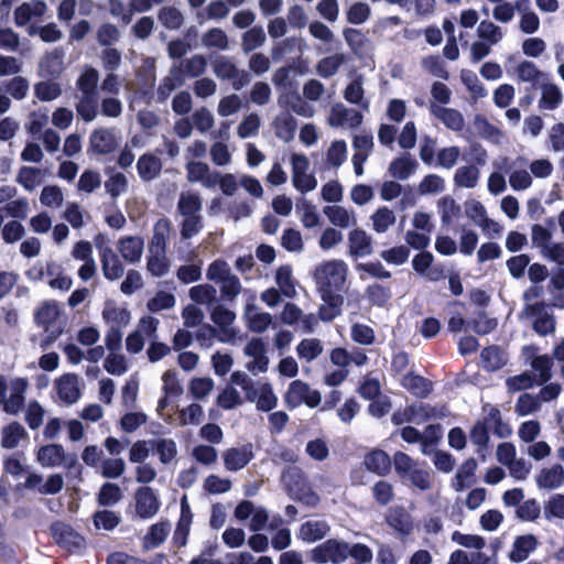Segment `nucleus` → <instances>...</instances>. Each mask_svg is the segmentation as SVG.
<instances>
[{
    "label": "nucleus",
    "instance_id": "f257e3e1",
    "mask_svg": "<svg viewBox=\"0 0 564 564\" xmlns=\"http://www.w3.org/2000/svg\"><path fill=\"white\" fill-rule=\"evenodd\" d=\"M348 275V265L341 259L319 262L313 271V279L318 293L339 292Z\"/></svg>",
    "mask_w": 564,
    "mask_h": 564
},
{
    "label": "nucleus",
    "instance_id": "f03ea898",
    "mask_svg": "<svg viewBox=\"0 0 564 564\" xmlns=\"http://www.w3.org/2000/svg\"><path fill=\"white\" fill-rule=\"evenodd\" d=\"M29 381L25 378L15 377L7 381L0 377V405L11 415H18L24 406Z\"/></svg>",
    "mask_w": 564,
    "mask_h": 564
},
{
    "label": "nucleus",
    "instance_id": "7ed1b4c3",
    "mask_svg": "<svg viewBox=\"0 0 564 564\" xmlns=\"http://www.w3.org/2000/svg\"><path fill=\"white\" fill-rule=\"evenodd\" d=\"M495 166L505 171L508 175L510 187L516 192L529 189L533 184V178L529 171V160L524 156H517L513 160L503 158Z\"/></svg>",
    "mask_w": 564,
    "mask_h": 564
},
{
    "label": "nucleus",
    "instance_id": "20e7f679",
    "mask_svg": "<svg viewBox=\"0 0 564 564\" xmlns=\"http://www.w3.org/2000/svg\"><path fill=\"white\" fill-rule=\"evenodd\" d=\"M291 180L293 187L301 194L313 192L317 187V178L310 171L311 163L303 153H293L290 159Z\"/></svg>",
    "mask_w": 564,
    "mask_h": 564
},
{
    "label": "nucleus",
    "instance_id": "39448f33",
    "mask_svg": "<svg viewBox=\"0 0 564 564\" xmlns=\"http://www.w3.org/2000/svg\"><path fill=\"white\" fill-rule=\"evenodd\" d=\"M348 543L336 539H329L315 546L311 551V558L318 564L333 563L340 564L348 557Z\"/></svg>",
    "mask_w": 564,
    "mask_h": 564
},
{
    "label": "nucleus",
    "instance_id": "423d86ee",
    "mask_svg": "<svg viewBox=\"0 0 564 564\" xmlns=\"http://www.w3.org/2000/svg\"><path fill=\"white\" fill-rule=\"evenodd\" d=\"M284 400L290 408H297L302 403H305L308 408H316L322 401V395L306 382L294 380L290 383Z\"/></svg>",
    "mask_w": 564,
    "mask_h": 564
},
{
    "label": "nucleus",
    "instance_id": "0eeeda50",
    "mask_svg": "<svg viewBox=\"0 0 564 564\" xmlns=\"http://www.w3.org/2000/svg\"><path fill=\"white\" fill-rule=\"evenodd\" d=\"M210 319L218 330L217 339L223 344H234L238 330L232 326L236 314L224 305L215 306L210 312Z\"/></svg>",
    "mask_w": 564,
    "mask_h": 564
},
{
    "label": "nucleus",
    "instance_id": "6e6552de",
    "mask_svg": "<svg viewBox=\"0 0 564 564\" xmlns=\"http://www.w3.org/2000/svg\"><path fill=\"white\" fill-rule=\"evenodd\" d=\"M521 316L534 319L533 328L541 336H546L555 330L554 317L545 311L543 302L524 305Z\"/></svg>",
    "mask_w": 564,
    "mask_h": 564
},
{
    "label": "nucleus",
    "instance_id": "1a4fd4ad",
    "mask_svg": "<svg viewBox=\"0 0 564 564\" xmlns=\"http://www.w3.org/2000/svg\"><path fill=\"white\" fill-rule=\"evenodd\" d=\"M119 137L115 129L99 128L89 135L88 152L95 155H106L119 145Z\"/></svg>",
    "mask_w": 564,
    "mask_h": 564
},
{
    "label": "nucleus",
    "instance_id": "9d476101",
    "mask_svg": "<svg viewBox=\"0 0 564 564\" xmlns=\"http://www.w3.org/2000/svg\"><path fill=\"white\" fill-rule=\"evenodd\" d=\"M36 459L43 467L54 468L66 466L70 468L76 463L74 456H69L61 444H48L39 448Z\"/></svg>",
    "mask_w": 564,
    "mask_h": 564
},
{
    "label": "nucleus",
    "instance_id": "9b49d317",
    "mask_svg": "<svg viewBox=\"0 0 564 564\" xmlns=\"http://www.w3.org/2000/svg\"><path fill=\"white\" fill-rule=\"evenodd\" d=\"M53 387L58 400L67 405L76 403L82 398L80 378L75 373L59 376Z\"/></svg>",
    "mask_w": 564,
    "mask_h": 564
},
{
    "label": "nucleus",
    "instance_id": "f8f14e48",
    "mask_svg": "<svg viewBox=\"0 0 564 564\" xmlns=\"http://www.w3.org/2000/svg\"><path fill=\"white\" fill-rule=\"evenodd\" d=\"M362 119L361 112L337 102L330 108L327 123L333 128L355 129L362 123Z\"/></svg>",
    "mask_w": 564,
    "mask_h": 564
},
{
    "label": "nucleus",
    "instance_id": "ddd939ff",
    "mask_svg": "<svg viewBox=\"0 0 564 564\" xmlns=\"http://www.w3.org/2000/svg\"><path fill=\"white\" fill-rule=\"evenodd\" d=\"M243 354L251 360L246 364V368L252 373H264L269 369V358L267 348L261 338H251L243 348Z\"/></svg>",
    "mask_w": 564,
    "mask_h": 564
},
{
    "label": "nucleus",
    "instance_id": "4468645a",
    "mask_svg": "<svg viewBox=\"0 0 564 564\" xmlns=\"http://www.w3.org/2000/svg\"><path fill=\"white\" fill-rule=\"evenodd\" d=\"M283 324L297 325L304 332L312 333L317 325V317L313 314H304L303 311L294 303H286L280 314Z\"/></svg>",
    "mask_w": 564,
    "mask_h": 564
},
{
    "label": "nucleus",
    "instance_id": "2eb2a0df",
    "mask_svg": "<svg viewBox=\"0 0 564 564\" xmlns=\"http://www.w3.org/2000/svg\"><path fill=\"white\" fill-rule=\"evenodd\" d=\"M101 318L109 328L122 329L131 322V312L126 305L115 300H107L101 311Z\"/></svg>",
    "mask_w": 564,
    "mask_h": 564
},
{
    "label": "nucleus",
    "instance_id": "dca6fc26",
    "mask_svg": "<svg viewBox=\"0 0 564 564\" xmlns=\"http://www.w3.org/2000/svg\"><path fill=\"white\" fill-rule=\"evenodd\" d=\"M347 248L352 258L369 257L373 252L372 237L365 229L354 227L347 235Z\"/></svg>",
    "mask_w": 564,
    "mask_h": 564
},
{
    "label": "nucleus",
    "instance_id": "f3484780",
    "mask_svg": "<svg viewBox=\"0 0 564 564\" xmlns=\"http://www.w3.org/2000/svg\"><path fill=\"white\" fill-rule=\"evenodd\" d=\"M247 400L254 403L260 411H271L278 404V397L270 383L256 381L246 395Z\"/></svg>",
    "mask_w": 564,
    "mask_h": 564
},
{
    "label": "nucleus",
    "instance_id": "a211bd4d",
    "mask_svg": "<svg viewBox=\"0 0 564 564\" xmlns=\"http://www.w3.org/2000/svg\"><path fill=\"white\" fill-rule=\"evenodd\" d=\"M214 73L218 78L231 79L232 87L236 90L241 89L249 82L248 74L246 72H240L235 63L225 56H221L215 61Z\"/></svg>",
    "mask_w": 564,
    "mask_h": 564
},
{
    "label": "nucleus",
    "instance_id": "6ab92c4d",
    "mask_svg": "<svg viewBox=\"0 0 564 564\" xmlns=\"http://www.w3.org/2000/svg\"><path fill=\"white\" fill-rule=\"evenodd\" d=\"M185 170L187 182L200 183L206 188L215 187L216 171L210 170L207 163L188 160Z\"/></svg>",
    "mask_w": 564,
    "mask_h": 564
},
{
    "label": "nucleus",
    "instance_id": "aec40b11",
    "mask_svg": "<svg viewBox=\"0 0 564 564\" xmlns=\"http://www.w3.org/2000/svg\"><path fill=\"white\" fill-rule=\"evenodd\" d=\"M47 6L41 0H31L23 2L15 8L13 20L17 26H26L32 20L41 18L45 14Z\"/></svg>",
    "mask_w": 564,
    "mask_h": 564
},
{
    "label": "nucleus",
    "instance_id": "412c9836",
    "mask_svg": "<svg viewBox=\"0 0 564 564\" xmlns=\"http://www.w3.org/2000/svg\"><path fill=\"white\" fill-rule=\"evenodd\" d=\"M252 458L253 452L250 444L239 447H230L223 452L224 465L229 471L242 469Z\"/></svg>",
    "mask_w": 564,
    "mask_h": 564
},
{
    "label": "nucleus",
    "instance_id": "4be33fe9",
    "mask_svg": "<svg viewBox=\"0 0 564 564\" xmlns=\"http://www.w3.org/2000/svg\"><path fill=\"white\" fill-rule=\"evenodd\" d=\"M159 509L160 501L151 487L143 486L137 490L135 510L141 518H152Z\"/></svg>",
    "mask_w": 564,
    "mask_h": 564
},
{
    "label": "nucleus",
    "instance_id": "5701e85b",
    "mask_svg": "<svg viewBox=\"0 0 564 564\" xmlns=\"http://www.w3.org/2000/svg\"><path fill=\"white\" fill-rule=\"evenodd\" d=\"M323 213L334 227H356L358 223L356 212L343 205L336 204L326 206L323 208Z\"/></svg>",
    "mask_w": 564,
    "mask_h": 564
},
{
    "label": "nucleus",
    "instance_id": "b1692460",
    "mask_svg": "<svg viewBox=\"0 0 564 564\" xmlns=\"http://www.w3.org/2000/svg\"><path fill=\"white\" fill-rule=\"evenodd\" d=\"M540 489L553 490L564 484V468L560 464L543 467L535 476Z\"/></svg>",
    "mask_w": 564,
    "mask_h": 564
},
{
    "label": "nucleus",
    "instance_id": "393cba45",
    "mask_svg": "<svg viewBox=\"0 0 564 564\" xmlns=\"http://www.w3.org/2000/svg\"><path fill=\"white\" fill-rule=\"evenodd\" d=\"M144 250V240L141 236H124L118 241V251L129 263L141 260Z\"/></svg>",
    "mask_w": 564,
    "mask_h": 564
},
{
    "label": "nucleus",
    "instance_id": "a878e982",
    "mask_svg": "<svg viewBox=\"0 0 564 564\" xmlns=\"http://www.w3.org/2000/svg\"><path fill=\"white\" fill-rule=\"evenodd\" d=\"M430 112L441 120L448 129L453 131H462L465 127V119L463 115L453 108H446L441 105L431 102L429 106Z\"/></svg>",
    "mask_w": 564,
    "mask_h": 564
},
{
    "label": "nucleus",
    "instance_id": "bb28decb",
    "mask_svg": "<svg viewBox=\"0 0 564 564\" xmlns=\"http://www.w3.org/2000/svg\"><path fill=\"white\" fill-rule=\"evenodd\" d=\"M541 96L539 99V107L543 110H555L563 102V93L558 85L545 79L540 85Z\"/></svg>",
    "mask_w": 564,
    "mask_h": 564
},
{
    "label": "nucleus",
    "instance_id": "cd10ccee",
    "mask_svg": "<svg viewBox=\"0 0 564 564\" xmlns=\"http://www.w3.org/2000/svg\"><path fill=\"white\" fill-rule=\"evenodd\" d=\"M29 438L25 427L14 421L3 426L0 433V444L6 449H13Z\"/></svg>",
    "mask_w": 564,
    "mask_h": 564
},
{
    "label": "nucleus",
    "instance_id": "c85d7f7f",
    "mask_svg": "<svg viewBox=\"0 0 564 564\" xmlns=\"http://www.w3.org/2000/svg\"><path fill=\"white\" fill-rule=\"evenodd\" d=\"M318 294L323 302L318 310V317L323 322H330L341 313L344 297L337 292Z\"/></svg>",
    "mask_w": 564,
    "mask_h": 564
},
{
    "label": "nucleus",
    "instance_id": "c756f323",
    "mask_svg": "<svg viewBox=\"0 0 564 564\" xmlns=\"http://www.w3.org/2000/svg\"><path fill=\"white\" fill-rule=\"evenodd\" d=\"M516 78L519 83L540 85L547 79V74L541 70L538 65L531 61H521L514 68Z\"/></svg>",
    "mask_w": 564,
    "mask_h": 564
},
{
    "label": "nucleus",
    "instance_id": "7c9ffc66",
    "mask_svg": "<svg viewBox=\"0 0 564 564\" xmlns=\"http://www.w3.org/2000/svg\"><path fill=\"white\" fill-rule=\"evenodd\" d=\"M61 314L62 311L58 303L48 301L39 306L34 313V318L36 324L41 325L45 330H50V328L57 324Z\"/></svg>",
    "mask_w": 564,
    "mask_h": 564
},
{
    "label": "nucleus",
    "instance_id": "2f4dec72",
    "mask_svg": "<svg viewBox=\"0 0 564 564\" xmlns=\"http://www.w3.org/2000/svg\"><path fill=\"white\" fill-rule=\"evenodd\" d=\"M536 546L538 540L534 535L525 534L518 536L512 543L509 558L513 563H521L530 556Z\"/></svg>",
    "mask_w": 564,
    "mask_h": 564
},
{
    "label": "nucleus",
    "instance_id": "473e14b6",
    "mask_svg": "<svg viewBox=\"0 0 564 564\" xmlns=\"http://www.w3.org/2000/svg\"><path fill=\"white\" fill-rule=\"evenodd\" d=\"M473 124L477 134L491 143L501 144L506 140L505 132L481 115L475 116Z\"/></svg>",
    "mask_w": 564,
    "mask_h": 564
},
{
    "label": "nucleus",
    "instance_id": "72a5a7b5",
    "mask_svg": "<svg viewBox=\"0 0 564 564\" xmlns=\"http://www.w3.org/2000/svg\"><path fill=\"white\" fill-rule=\"evenodd\" d=\"M330 528L324 520H310L304 522L300 529L297 536L306 543H314L327 535Z\"/></svg>",
    "mask_w": 564,
    "mask_h": 564
},
{
    "label": "nucleus",
    "instance_id": "f704fd0d",
    "mask_svg": "<svg viewBox=\"0 0 564 564\" xmlns=\"http://www.w3.org/2000/svg\"><path fill=\"white\" fill-rule=\"evenodd\" d=\"M465 214L473 223L482 230H489L497 224L489 219L485 206L476 199H469L465 203Z\"/></svg>",
    "mask_w": 564,
    "mask_h": 564
},
{
    "label": "nucleus",
    "instance_id": "c9c22d12",
    "mask_svg": "<svg viewBox=\"0 0 564 564\" xmlns=\"http://www.w3.org/2000/svg\"><path fill=\"white\" fill-rule=\"evenodd\" d=\"M101 269L105 278L110 281L120 279L124 273L123 264L110 248L101 252Z\"/></svg>",
    "mask_w": 564,
    "mask_h": 564
},
{
    "label": "nucleus",
    "instance_id": "e433bc0d",
    "mask_svg": "<svg viewBox=\"0 0 564 564\" xmlns=\"http://www.w3.org/2000/svg\"><path fill=\"white\" fill-rule=\"evenodd\" d=\"M388 524L400 535L406 536L413 531L411 516L402 508L391 509L387 516Z\"/></svg>",
    "mask_w": 564,
    "mask_h": 564
},
{
    "label": "nucleus",
    "instance_id": "4c0bfd02",
    "mask_svg": "<svg viewBox=\"0 0 564 564\" xmlns=\"http://www.w3.org/2000/svg\"><path fill=\"white\" fill-rule=\"evenodd\" d=\"M137 170L142 181L150 182L160 175L162 163L155 155L147 153L139 158Z\"/></svg>",
    "mask_w": 564,
    "mask_h": 564
},
{
    "label": "nucleus",
    "instance_id": "58836bf2",
    "mask_svg": "<svg viewBox=\"0 0 564 564\" xmlns=\"http://www.w3.org/2000/svg\"><path fill=\"white\" fill-rule=\"evenodd\" d=\"M153 449H155L159 460L163 465H171L177 458V444L173 438L159 437L152 440Z\"/></svg>",
    "mask_w": 564,
    "mask_h": 564
},
{
    "label": "nucleus",
    "instance_id": "ea45409f",
    "mask_svg": "<svg viewBox=\"0 0 564 564\" xmlns=\"http://www.w3.org/2000/svg\"><path fill=\"white\" fill-rule=\"evenodd\" d=\"M343 96L349 104L358 105L362 109L369 108V101L365 99L362 75H357L349 82L344 90Z\"/></svg>",
    "mask_w": 564,
    "mask_h": 564
},
{
    "label": "nucleus",
    "instance_id": "a19ab883",
    "mask_svg": "<svg viewBox=\"0 0 564 564\" xmlns=\"http://www.w3.org/2000/svg\"><path fill=\"white\" fill-rule=\"evenodd\" d=\"M275 283L278 290L286 299H294L297 294L295 280L293 279V271L290 265H282L275 271Z\"/></svg>",
    "mask_w": 564,
    "mask_h": 564
},
{
    "label": "nucleus",
    "instance_id": "79ce46f5",
    "mask_svg": "<svg viewBox=\"0 0 564 564\" xmlns=\"http://www.w3.org/2000/svg\"><path fill=\"white\" fill-rule=\"evenodd\" d=\"M410 419L413 423L420 424L431 419L443 417L446 414L444 406L436 408L423 402L409 406Z\"/></svg>",
    "mask_w": 564,
    "mask_h": 564
},
{
    "label": "nucleus",
    "instance_id": "37998d69",
    "mask_svg": "<svg viewBox=\"0 0 564 564\" xmlns=\"http://www.w3.org/2000/svg\"><path fill=\"white\" fill-rule=\"evenodd\" d=\"M372 230L377 234H386L397 221V216L387 206L377 208L370 216Z\"/></svg>",
    "mask_w": 564,
    "mask_h": 564
},
{
    "label": "nucleus",
    "instance_id": "c03bdc74",
    "mask_svg": "<svg viewBox=\"0 0 564 564\" xmlns=\"http://www.w3.org/2000/svg\"><path fill=\"white\" fill-rule=\"evenodd\" d=\"M477 466L478 464L475 458H468L458 467L452 482V486L456 491H463L473 484Z\"/></svg>",
    "mask_w": 564,
    "mask_h": 564
},
{
    "label": "nucleus",
    "instance_id": "a18cd8bd",
    "mask_svg": "<svg viewBox=\"0 0 564 564\" xmlns=\"http://www.w3.org/2000/svg\"><path fill=\"white\" fill-rule=\"evenodd\" d=\"M177 209L182 216H199L202 209L199 194L193 191L182 192L180 194Z\"/></svg>",
    "mask_w": 564,
    "mask_h": 564
},
{
    "label": "nucleus",
    "instance_id": "49530a36",
    "mask_svg": "<svg viewBox=\"0 0 564 564\" xmlns=\"http://www.w3.org/2000/svg\"><path fill=\"white\" fill-rule=\"evenodd\" d=\"M43 181L41 169L24 165L18 171L15 182L25 191L33 192Z\"/></svg>",
    "mask_w": 564,
    "mask_h": 564
},
{
    "label": "nucleus",
    "instance_id": "de8ad7c7",
    "mask_svg": "<svg viewBox=\"0 0 564 564\" xmlns=\"http://www.w3.org/2000/svg\"><path fill=\"white\" fill-rule=\"evenodd\" d=\"M245 316L248 321V326L252 332L262 333L272 323V315L270 313L258 312L253 304L246 306Z\"/></svg>",
    "mask_w": 564,
    "mask_h": 564
},
{
    "label": "nucleus",
    "instance_id": "09e8293b",
    "mask_svg": "<svg viewBox=\"0 0 564 564\" xmlns=\"http://www.w3.org/2000/svg\"><path fill=\"white\" fill-rule=\"evenodd\" d=\"M147 270L156 278L164 276L170 271L166 251H150L147 256Z\"/></svg>",
    "mask_w": 564,
    "mask_h": 564
},
{
    "label": "nucleus",
    "instance_id": "8fccbe9b",
    "mask_svg": "<svg viewBox=\"0 0 564 564\" xmlns=\"http://www.w3.org/2000/svg\"><path fill=\"white\" fill-rule=\"evenodd\" d=\"M364 463L368 470L378 475L387 474L391 467V459L389 455L380 449L372 451L367 454Z\"/></svg>",
    "mask_w": 564,
    "mask_h": 564
},
{
    "label": "nucleus",
    "instance_id": "3c124183",
    "mask_svg": "<svg viewBox=\"0 0 564 564\" xmlns=\"http://www.w3.org/2000/svg\"><path fill=\"white\" fill-rule=\"evenodd\" d=\"M99 82V73L93 66H84L79 75L76 86L80 94L97 95L96 88Z\"/></svg>",
    "mask_w": 564,
    "mask_h": 564
},
{
    "label": "nucleus",
    "instance_id": "603ef678",
    "mask_svg": "<svg viewBox=\"0 0 564 564\" xmlns=\"http://www.w3.org/2000/svg\"><path fill=\"white\" fill-rule=\"evenodd\" d=\"M130 368L128 358L120 351L109 352L104 359V369L112 376L121 377Z\"/></svg>",
    "mask_w": 564,
    "mask_h": 564
},
{
    "label": "nucleus",
    "instance_id": "864d4df0",
    "mask_svg": "<svg viewBox=\"0 0 564 564\" xmlns=\"http://www.w3.org/2000/svg\"><path fill=\"white\" fill-rule=\"evenodd\" d=\"M171 227L166 219H159L153 228V236L149 243L150 251H166V242Z\"/></svg>",
    "mask_w": 564,
    "mask_h": 564
},
{
    "label": "nucleus",
    "instance_id": "5fc2aeb1",
    "mask_svg": "<svg viewBox=\"0 0 564 564\" xmlns=\"http://www.w3.org/2000/svg\"><path fill=\"white\" fill-rule=\"evenodd\" d=\"M323 352L322 341L317 338H304L296 346V354L300 359L311 362Z\"/></svg>",
    "mask_w": 564,
    "mask_h": 564
},
{
    "label": "nucleus",
    "instance_id": "6e6d98bb",
    "mask_svg": "<svg viewBox=\"0 0 564 564\" xmlns=\"http://www.w3.org/2000/svg\"><path fill=\"white\" fill-rule=\"evenodd\" d=\"M480 172L474 165L460 166L454 174V183L458 187L474 188L478 184Z\"/></svg>",
    "mask_w": 564,
    "mask_h": 564
},
{
    "label": "nucleus",
    "instance_id": "4d7b16f0",
    "mask_svg": "<svg viewBox=\"0 0 564 564\" xmlns=\"http://www.w3.org/2000/svg\"><path fill=\"white\" fill-rule=\"evenodd\" d=\"M261 127L259 115L251 112L245 115L237 126L236 132L240 139L254 138L258 135Z\"/></svg>",
    "mask_w": 564,
    "mask_h": 564
},
{
    "label": "nucleus",
    "instance_id": "13d9d810",
    "mask_svg": "<svg viewBox=\"0 0 564 564\" xmlns=\"http://www.w3.org/2000/svg\"><path fill=\"white\" fill-rule=\"evenodd\" d=\"M416 167V162L409 155L393 160L389 165V173L394 178L406 180Z\"/></svg>",
    "mask_w": 564,
    "mask_h": 564
},
{
    "label": "nucleus",
    "instance_id": "bf43d9fd",
    "mask_svg": "<svg viewBox=\"0 0 564 564\" xmlns=\"http://www.w3.org/2000/svg\"><path fill=\"white\" fill-rule=\"evenodd\" d=\"M76 110L82 119L90 122L96 119L97 112V95L80 94L76 105Z\"/></svg>",
    "mask_w": 564,
    "mask_h": 564
},
{
    "label": "nucleus",
    "instance_id": "052dcab7",
    "mask_svg": "<svg viewBox=\"0 0 564 564\" xmlns=\"http://www.w3.org/2000/svg\"><path fill=\"white\" fill-rule=\"evenodd\" d=\"M267 40L265 32L262 26H253L246 31L241 39L243 52L249 53L261 47Z\"/></svg>",
    "mask_w": 564,
    "mask_h": 564
},
{
    "label": "nucleus",
    "instance_id": "680f3d73",
    "mask_svg": "<svg viewBox=\"0 0 564 564\" xmlns=\"http://www.w3.org/2000/svg\"><path fill=\"white\" fill-rule=\"evenodd\" d=\"M176 304L175 295L167 291H158L148 302L147 308L152 313L173 308Z\"/></svg>",
    "mask_w": 564,
    "mask_h": 564
},
{
    "label": "nucleus",
    "instance_id": "e2e57ef3",
    "mask_svg": "<svg viewBox=\"0 0 564 564\" xmlns=\"http://www.w3.org/2000/svg\"><path fill=\"white\" fill-rule=\"evenodd\" d=\"M40 202L43 206L52 209H58L64 203V194L59 186H44L40 194Z\"/></svg>",
    "mask_w": 564,
    "mask_h": 564
},
{
    "label": "nucleus",
    "instance_id": "0e129e2a",
    "mask_svg": "<svg viewBox=\"0 0 564 564\" xmlns=\"http://www.w3.org/2000/svg\"><path fill=\"white\" fill-rule=\"evenodd\" d=\"M402 386L416 397H426L431 392V383L421 376L409 373L403 377Z\"/></svg>",
    "mask_w": 564,
    "mask_h": 564
},
{
    "label": "nucleus",
    "instance_id": "69168bd1",
    "mask_svg": "<svg viewBox=\"0 0 564 564\" xmlns=\"http://www.w3.org/2000/svg\"><path fill=\"white\" fill-rule=\"evenodd\" d=\"M553 234L550 229L540 224L531 226V243L539 253L543 252L552 242Z\"/></svg>",
    "mask_w": 564,
    "mask_h": 564
},
{
    "label": "nucleus",
    "instance_id": "338daca9",
    "mask_svg": "<svg viewBox=\"0 0 564 564\" xmlns=\"http://www.w3.org/2000/svg\"><path fill=\"white\" fill-rule=\"evenodd\" d=\"M45 409L36 400H31L24 411V420L31 430H37L44 421Z\"/></svg>",
    "mask_w": 564,
    "mask_h": 564
},
{
    "label": "nucleus",
    "instance_id": "774afa93",
    "mask_svg": "<svg viewBox=\"0 0 564 564\" xmlns=\"http://www.w3.org/2000/svg\"><path fill=\"white\" fill-rule=\"evenodd\" d=\"M274 126L279 139L285 142L293 139L296 130V121L291 115L284 113L279 116L275 119Z\"/></svg>",
    "mask_w": 564,
    "mask_h": 564
}]
</instances>
